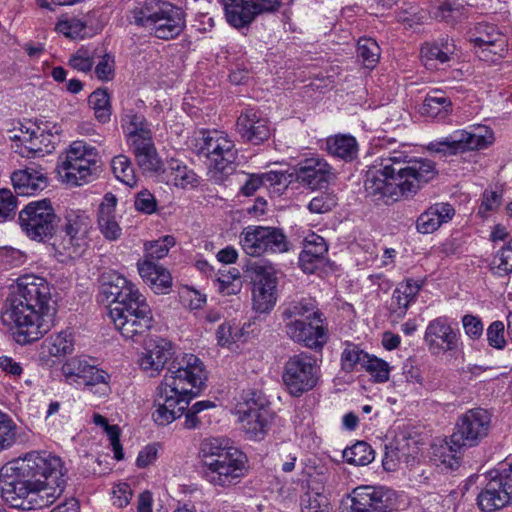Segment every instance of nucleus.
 <instances>
[{
  "mask_svg": "<svg viewBox=\"0 0 512 512\" xmlns=\"http://www.w3.org/2000/svg\"><path fill=\"white\" fill-rule=\"evenodd\" d=\"M11 180L20 195H33L47 187L48 179L39 166H28L12 173Z\"/></svg>",
  "mask_w": 512,
  "mask_h": 512,
  "instance_id": "29",
  "label": "nucleus"
},
{
  "mask_svg": "<svg viewBox=\"0 0 512 512\" xmlns=\"http://www.w3.org/2000/svg\"><path fill=\"white\" fill-rule=\"evenodd\" d=\"M56 301L46 279L33 274L20 276L2 307L4 325L16 328L18 343L27 344L43 337L52 327Z\"/></svg>",
  "mask_w": 512,
  "mask_h": 512,
  "instance_id": "2",
  "label": "nucleus"
},
{
  "mask_svg": "<svg viewBox=\"0 0 512 512\" xmlns=\"http://www.w3.org/2000/svg\"><path fill=\"white\" fill-rule=\"evenodd\" d=\"M282 379L287 391L294 397L312 390L319 379L317 359L305 352L290 357L285 363Z\"/></svg>",
  "mask_w": 512,
  "mask_h": 512,
  "instance_id": "12",
  "label": "nucleus"
},
{
  "mask_svg": "<svg viewBox=\"0 0 512 512\" xmlns=\"http://www.w3.org/2000/svg\"><path fill=\"white\" fill-rule=\"evenodd\" d=\"M421 112L431 118L445 119L452 112V102L444 91L435 89L427 93Z\"/></svg>",
  "mask_w": 512,
  "mask_h": 512,
  "instance_id": "38",
  "label": "nucleus"
},
{
  "mask_svg": "<svg viewBox=\"0 0 512 512\" xmlns=\"http://www.w3.org/2000/svg\"><path fill=\"white\" fill-rule=\"evenodd\" d=\"M328 152L345 161H352L358 154V144L350 135H338L327 140Z\"/></svg>",
  "mask_w": 512,
  "mask_h": 512,
  "instance_id": "41",
  "label": "nucleus"
},
{
  "mask_svg": "<svg viewBox=\"0 0 512 512\" xmlns=\"http://www.w3.org/2000/svg\"><path fill=\"white\" fill-rule=\"evenodd\" d=\"M240 244L249 256L288 251V241L282 229L268 226H248L240 234Z\"/></svg>",
  "mask_w": 512,
  "mask_h": 512,
  "instance_id": "13",
  "label": "nucleus"
},
{
  "mask_svg": "<svg viewBox=\"0 0 512 512\" xmlns=\"http://www.w3.org/2000/svg\"><path fill=\"white\" fill-rule=\"evenodd\" d=\"M239 421L250 439L261 440L268 431L272 414L265 395L256 390L243 392L236 406Z\"/></svg>",
  "mask_w": 512,
  "mask_h": 512,
  "instance_id": "9",
  "label": "nucleus"
},
{
  "mask_svg": "<svg viewBox=\"0 0 512 512\" xmlns=\"http://www.w3.org/2000/svg\"><path fill=\"white\" fill-rule=\"evenodd\" d=\"M61 371L67 380L83 384L93 393L105 395L109 390L108 374L88 363L84 357H74L67 360L62 365Z\"/></svg>",
  "mask_w": 512,
  "mask_h": 512,
  "instance_id": "19",
  "label": "nucleus"
},
{
  "mask_svg": "<svg viewBox=\"0 0 512 512\" xmlns=\"http://www.w3.org/2000/svg\"><path fill=\"white\" fill-rule=\"evenodd\" d=\"M436 175L432 160L393 150L384 153L369 167L364 187L373 201L382 200L388 204L400 196H413Z\"/></svg>",
  "mask_w": 512,
  "mask_h": 512,
  "instance_id": "3",
  "label": "nucleus"
},
{
  "mask_svg": "<svg viewBox=\"0 0 512 512\" xmlns=\"http://www.w3.org/2000/svg\"><path fill=\"white\" fill-rule=\"evenodd\" d=\"M113 59L110 55L105 54L100 62L96 65L95 74L100 80H109L113 76Z\"/></svg>",
  "mask_w": 512,
  "mask_h": 512,
  "instance_id": "62",
  "label": "nucleus"
},
{
  "mask_svg": "<svg viewBox=\"0 0 512 512\" xmlns=\"http://www.w3.org/2000/svg\"><path fill=\"white\" fill-rule=\"evenodd\" d=\"M253 270L252 303L258 313H269L277 302V271L272 265L255 264Z\"/></svg>",
  "mask_w": 512,
  "mask_h": 512,
  "instance_id": "17",
  "label": "nucleus"
},
{
  "mask_svg": "<svg viewBox=\"0 0 512 512\" xmlns=\"http://www.w3.org/2000/svg\"><path fill=\"white\" fill-rule=\"evenodd\" d=\"M491 427V415L482 408H473L460 415L450 436V443L440 456V466L444 470L454 471L460 466L457 455L464 447L477 446L487 437Z\"/></svg>",
  "mask_w": 512,
  "mask_h": 512,
  "instance_id": "7",
  "label": "nucleus"
},
{
  "mask_svg": "<svg viewBox=\"0 0 512 512\" xmlns=\"http://www.w3.org/2000/svg\"><path fill=\"white\" fill-rule=\"evenodd\" d=\"M330 166L321 158H306L292 168L288 177L309 189L321 188L328 182Z\"/></svg>",
  "mask_w": 512,
  "mask_h": 512,
  "instance_id": "25",
  "label": "nucleus"
},
{
  "mask_svg": "<svg viewBox=\"0 0 512 512\" xmlns=\"http://www.w3.org/2000/svg\"><path fill=\"white\" fill-rule=\"evenodd\" d=\"M455 214L453 206L449 203H436L424 211L416 221L419 233L429 234L436 231L443 223L452 219Z\"/></svg>",
  "mask_w": 512,
  "mask_h": 512,
  "instance_id": "31",
  "label": "nucleus"
},
{
  "mask_svg": "<svg viewBox=\"0 0 512 512\" xmlns=\"http://www.w3.org/2000/svg\"><path fill=\"white\" fill-rule=\"evenodd\" d=\"M421 289V285L412 279L399 283L393 291L389 310L397 318H403L410 303L415 299Z\"/></svg>",
  "mask_w": 512,
  "mask_h": 512,
  "instance_id": "35",
  "label": "nucleus"
},
{
  "mask_svg": "<svg viewBox=\"0 0 512 512\" xmlns=\"http://www.w3.org/2000/svg\"><path fill=\"white\" fill-rule=\"evenodd\" d=\"M173 355L174 351L171 342L159 338L147 345L145 352H143L138 362L144 371L150 373V376H155L172 359Z\"/></svg>",
  "mask_w": 512,
  "mask_h": 512,
  "instance_id": "28",
  "label": "nucleus"
},
{
  "mask_svg": "<svg viewBox=\"0 0 512 512\" xmlns=\"http://www.w3.org/2000/svg\"><path fill=\"white\" fill-rule=\"evenodd\" d=\"M132 498V491L128 484H121L113 490V504L119 508L128 505Z\"/></svg>",
  "mask_w": 512,
  "mask_h": 512,
  "instance_id": "63",
  "label": "nucleus"
},
{
  "mask_svg": "<svg viewBox=\"0 0 512 512\" xmlns=\"http://www.w3.org/2000/svg\"><path fill=\"white\" fill-rule=\"evenodd\" d=\"M122 121V127L130 144L136 140H142V137L152 136L151 129L144 116L131 111L124 116Z\"/></svg>",
  "mask_w": 512,
  "mask_h": 512,
  "instance_id": "42",
  "label": "nucleus"
},
{
  "mask_svg": "<svg viewBox=\"0 0 512 512\" xmlns=\"http://www.w3.org/2000/svg\"><path fill=\"white\" fill-rule=\"evenodd\" d=\"M424 341L433 353L453 351L458 346L457 333L446 317H438L429 322Z\"/></svg>",
  "mask_w": 512,
  "mask_h": 512,
  "instance_id": "26",
  "label": "nucleus"
},
{
  "mask_svg": "<svg viewBox=\"0 0 512 512\" xmlns=\"http://www.w3.org/2000/svg\"><path fill=\"white\" fill-rule=\"evenodd\" d=\"M100 294L110 303L109 308H116L140 294L138 288L125 277L112 274L103 279Z\"/></svg>",
  "mask_w": 512,
  "mask_h": 512,
  "instance_id": "27",
  "label": "nucleus"
},
{
  "mask_svg": "<svg viewBox=\"0 0 512 512\" xmlns=\"http://www.w3.org/2000/svg\"><path fill=\"white\" fill-rule=\"evenodd\" d=\"M98 154L94 147L74 142L67 151L60 169L64 181L80 186L90 181L99 170Z\"/></svg>",
  "mask_w": 512,
  "mask_h": 512,
  "instance_id": "10",
  "label": "nucleus"
},
{
  "mask_svg": "<svg viewBox=\"0 0 512 512\" xmlns=\"http://www.w3.org/2000/svg\"><path fill=\"white\" fill-rule=\"evenodd\" d=\"M357 55L362 59L365 67L373 68L380 58V47L374 39L361 38L358 41Z\"/></svg>",
  "mask_w": 512,
  "mask_h": 512,
  "instance_id": "49",
  "label": "nucleus"
},
{
  "mask_svg": "<svg viewBox=\"0 0 512 512\" xmlns=\"http://www.w3.org/2000/svg\"><path fill=\"white\" fill-rule=\"evenodd\" d=\"M301 512H332V505L324 485L316 479L308 481L307 490L300 497Z\"/></svg>",
  "mask_w": 512,
  "mask_h": 512,
  "instance_id": "32",
  "label": "nucleus"
},
{
  "mask_svg": "<svg viewBox=\"0 0 512 512\" xmlns=\"http://www.w3.org/2000/svg\"><path fill=\"white\" fill-rule=\"evenodd\" d=\"M17 199L10 190H0V223L11 220L15 216Z\"/></svg>",
  "mask_w": 512,
  "mask_h": 512,
  "instance_id": "52",
  "label": "nucleus"
},
{
  "mask_svg": "<svg viewBox=\"0 0 512 512\" xmlns=\"http://www.w3.org/2000/svg\"><path fill=\"white\" fill-rule=\"evenodd\" d=\"M395 500V492L389 488L360 486L353 491L351 512H389Z\"/></svg>",
  "mask_w": 512,
  "mask_h": 512,
  "instance_id": "21",
  "label": "nucleus"
},
{
  "mask_svg": "<svg viewBox=\"0 0 512 512\" xmlns=\"http://www.w3.org/2000/svg\"><path fill=\"white\" fill-rule=\"evenodd\" d=\"M19 154L23 157L31 155L43 156L51 153L59 141V128L55 124L40 121L33 127L21 129L19 135L14 136Z\"/></svg>",
  "mask_w": 512,
  "mask_h": 512,
  "instance_id": "14",
  "label": "nucleus"
},
{
  "mask_svg": "<svg viewBox=\"0 0 512 512\" xmlns=\"http://www.w3.org/2000/svg\"><path fill=\"white\" fill-rule=\"evenodd\" d=\"M66 469L59 456L32 451L0 469L2 498L13 508L42 509L53 504L64 491Z\"/></svg>",
  "mask_w": 512,
  "mask_h": 512,
  "instance_id": "1",
  "label": "nucleus"
},
{
  "mask_svg": "<svg viewBox=\"0 0 512 512\" xmlns=\"http://www.w3.org/2000/svg\"><path fill=\"white\" fill-rule=\"evenodd\" d=\"M197 153L208 158L214 168L225 171L237 158L233 141L218 131L204 132L197 140Z\"/></svg>",
  "mask_w": 512,
  "mask_h": 512,
  "instance_id": "18",
  "label": "nucleus"
},
{
  "mask_svg": "<svg viewBox=\"0 0 512 512\" xmlns=\"http://www.w3.org/2000/svg\"><path fill=\"white\" fill-rule=\"evenodd\" d=\"M130 145L137 163L143 171L151 172L160 169L161 161L158 157L152 136L142 137V140H136Z\"/></svg>",
  "mask_w": 512,
  "mask_h": 512,
  "instance_id": "36",
  "label": "nucleus"
},
{
  "mask_svg": "<svg viewBox=\"0 0 512 512\" xmlns=\"http://www.w3.org/2000/svg\"><path fill=\"white\" fill-rule=\"evenodd\" d=\"M477 132L466 130L454 131L442 140H434L428 144V150L436 153L455 155L468 150L483 149L494 141L492 130L479 127Z\"/></svg>",
  "mask_w": 512,
  "mask_h": 512,
  "instance_id": "15",
  "label": "nucleus"
},
{
  "mask_svg": "<svg viewBox=\"0 0 512 512\" xmlns=\"http://www.w3.org/2000/svg\"><path fill=\"white\" fill-rule=\"evenodd\" d=\"M327 251L328 248L324 238L313 235L312 239H306V243L303 249V258H323Z\"/></svg>",
  "mask_w": 512,
  "mask_h": 512,
  "instance_id": "55",
  "label": "nucleus"
},
{
  "mask_svg": "<svg viewBox=\"0 0 512 512\" xmlns=\"http://www.w3.org/2000/svg\"><path fill=\"white\" fill-rule=\"evenodd\" d=\"M69 66L80 72H88L93 66V59L87 50L79 49L71 56L68 62Z\"/></svg>",
  "mask_w": 512,
  "mask_h": 512,
  "instance_id": "58",
  "label": "nucleus"
},
{
  "mask_svg": "<svg viewBox=\"0 0 512 512\" xmlns=\"http://www.w3.org/2000/svg\"><path fill=\"white\" fill-rule=\"evenodd\" d=\"M74 337L70 330H63L49 336L42 344V349L50 356L62 357L74 350Z\"/></svg>",
  "mask_w": 512,
  "mask_h": 512,
  "instance_id": "40",
  "label": "nucleus"
},
{
  "mask_svg": "<svg viewBox=\"0 0 512 512\" xmlns=\"http://www.w3.org/2000/svg\"><path fill=\"white\" fill-rule=\"evenodd\" d=\"M321 316L316 300L309 296L287 302L282 312L284 321L303 319L322 322Z\"/></svg>",
  "mask_w": 512,
  "mask_h": 512,
  "instance_id": "34",
  "label": "nucleus"
},
{
  "mask_svg": "<svg viewBox=\"0 0 512 512\" xmlns=\"http://www.w3.org/2000/svg\"><path fill=\"white\" fill-rule=\"evenodd\" d=\"M88 104L93 109L95 118L101 123L110 121L112 106L106 89H97L88 97Z\"/></svg>",
  "mask_w": 512,
  "mask_h": 512,
  "instance_id": "43",
  "label": "nucleus"
},
{
  "mask_svg": "<svg viewBox=\"0 0 512 512\" xmlns=\"http://www.w3.org/2000/svg\"><path fill=\"white\" fill-rule=\"evenodd\" d=\"M236 132L244 142L253 145L262 144L271 135L268 119L251 107L241 111L236 121Z\"/></svg>",
  "mask_w": 512,
  "mask_h": 512,
  "instance_id": "22",
  "label": "nucleus"
},
{
  "mask_svg": "<svg viewBox=\"0 0 512 512\" xmlns=\"http://www.w3.org/2000/svg\"><path fill=\"white\" fill-rule=\"evenodd\" d=\"M465 333L471 339H478L483 333V323L480 318L473 315H465L462 319Z\"/></svg>",
  "mask_w": 512,
  "mask_h": 512,
  "instance_id": "59",
  "label": "nucleus"
},
{
  "mask_svg": "<svg viewBox=\"0 0 512 512\" xmlns=\"http://www.w3.org/2000/svg\"><path fill=\"white\" fill-rule=\"evenodd\" d=\"M504 328L505 326L502 321H494L489 325L487 329V341L491 347L499 350L505 347Z\"/></svg>",
  "mask_w": 512,
  "mask_h": 512,
  "instance_id": "56",
  "label": "nucleus"
},
{
  "mask_svg": "<svg viewBox=\"0 0 512 512\" xmlns=\"http://www.w3.org/2000/svg\"><path fill=\"white\" fill-rule=\"evenodd\" d=\"M362 369L370 373L376 382L383 383L389 379V365L386 361L368 354Z\"/></svg>",
  "mask_w": 512,
  "mask_h": 512,
  "instance_id": "50",
  "label": "nucleus"
},
{
  "mask_svg": "<svg viewBox=\"0 0 512 512\" xmlns=\"http://www.w3.org/2000/svg\"><path fill=\"white\" fill-rule=\"evenodd\" d=\"M204 478L214 486L229 487L244 476L246 456L223 438L210 437L200 444Z\"/></svg>",
  "mask_w": 512,
  "mask_h": 512,
  "instance_id": "5",
  "label": "nucleus"
},
{
  "mask_svg": "<svg viewBox=\"0 0 512 512\" xmlns=\"http://www.w3.org/2000/svg\"><path fill=\"white\" fill-rule=\"evenodd\" d=\"M254 9L250 0H229L225 5L226 20L237 29L244 28L257 16Z\"/></svg>",
  "mask_w": 512,
  "mask_h": 512,
  "instance_id": "37",
  "label": "nucleus"
},
{
  "mask_svg": "<svg viewBox=\"0 0 512 512\" xmlns=\"http://www.w3.org/2000/svg\"><path fill=\"white\" fill-rule=\"evenodd\" d=\"M0 369L9 376L19 377L23 372V368L19 362L12 357L0 356Z\"/></svg>",
  "mask_w": 512,
  "mask_h": 512,
  "instance_id": "61",
  "label": "nucleus"
},
{
  "mask_svg": "<svg viewBox=\"0 0 512 512\" xmlns=\"http://www.w3.org/2000/svg\"><path fill=\"white\" fill-rule=\"evenodd\" d=\"M129 20L163 40L179 36L186 25L184 11L164 0H145L138 3L130 11Z\"/></svg>",
  "mask_w": 512,
  "mask_h": 512,
  "instance_id": "6",
  "label": "nucleus"
},
{
  "mask_svg": "<svg viewBox=\"0 0 512 512\" xmlns=\"http://www.w3.org/2000/svg\"><path fill=\"white\" fill-rule=\"evenodd\" d=\"M18 220L26 236L39 242L50 239L59 222L51 202L47 199L30 202L19 212Z\"/></svg>",
  "mask_w": 512,
  "mask_h": 512,
  "instance_id": "11",
  "label": "nucleus"
},
{
  "mask_svg": "<svg viewBox=\"0 0 512 512\" xmlns=\"http://www.w3.org/2000/svg\"><path fill=\"white\" fill-rule=\"evenodd\" d=\"M284 322L286 333L294 342L314 350H321L327 342V331L318 324V320L293 319Z\"/></svg>",
  "mask_w": 512,
  "mask_h": 512,
  "instance_id": "23",
  "label": "nucleus"
},
{
  "mask_svg": "<svg viewBox=\"0 0 512 512\" xmlns=\"http://www.w3.org/2000/svg\"><path fill=\"white\" fill-rule=\"evenodd\" d=\"M493 268L497 269L499 275H506L512 272V244L508 243L502 247L493 259Z\"/></svg>",
  "mask_w": 512,
  "mask_h": 512,
  "instance_id": "53",
  "label": "nucleus"
},
{
  "mask_svg": "<svg viewBox=\"0 0 512 512\" xmlns=\"http://www.w3.org/2000/svg\"><path fill=\"white\" fill-rule=\"evenodd\" d=\"M470 40L478 48L476 53L482 60L494 61L491 55L502 57L505 52L504 37L493 24L478 23Z\"/></svg>",
  "mask_w": 512,
  "mask_h": 512,
  "instance_id": "24",
  "label": "nucleus"
},
{
  "mask_svg": "<svg viewBox=\"0 0 512 512\" xmlns=\"http://www.w3.org/2000/svg\"><path fill=\"white\" fill-rule=\"evenodd\" d=\"M112 171L115 177L129 187H134L137 179L130 159L125 155L115 156L111 161Z\"/></svg>",
  "mask_w": 512,
  "mask_h": 512,
  "instance_id": "46",
  "label": "nucleus"
},
{
  "mask_svg": "<svg viewBox=\"0 0 512 512\" xmlns=\"http://www.w3.org/2000/svg\"><path fill=\"white\" fill-rule=\"evenodd\" d=\"M343 458L349 464L365 466L374 460V450L368 443L359 441L343 451Z\"/></svg>",
  "mask_w": 512,
  "mask_h": 512,
  "instance_id": "45",
  "label": "nucleus"
},
{
  "mask_svg": "<svg viewBox=\"0 0 512 512\" xmlns=\"http://www.w3.org/2000/svg\"><path fill=\"white\" fill-rule=\"evenodd\" d=\"M86 27V21L76 17L61 20L57 24V30L69 38H83L86 33Z\"/></svg>",
  "mask_w": 512,
  "mask_h": 512,
  "instance_id": "51",
  "label": "nucleus"
},
{
  "mask_svg": "<svg viewBox=\"0 0 512 512\" xmlns=\"http://www.w3.org/2000/svg\"><path fill=\"white\" fill-rule=\"evenodd\" d=\"M138 272L157 294H165L171 287L172 278L169 271L151 260L139 262Z\"/></svg>",
  "mask_w": 512,
  "mask_h": 512,
  "instance_id": "33",
  "label": "nucleus"
},
{
  "mask_svg": "<svg viewBox=\"0 0 512 512\" xmlns=\"http://www.w3.org/2000/svg\"><path fill=\"white\" fill-rule=\"evenodd\" d=\"M92 228L90 217L81 210H68L62 224V245L70 255H80L88 246Z\"/></svg>",
  "mask_w": 512,
  "mask_h": 512,
  "instance_id": "20",
  "label": "nucleus"
},
{
  "mask_svg": "<svg viewBox=\"0 0 512 512\" xmlns=\"http://www.w3.org/2000/svg\"><path fill=\"white\" fill-rule=\"evenodd\" d=\"M109 317L121 335L134 342L145 338L154 324L152 310L141 293L127 303L109 308Z\"/></svg>",
  "mask_w": 512,
  "mask_h": 512,
  "instance_id": "8",
  "label": "nucleus"
},
{
  "mask_svg": "<svg viewBox=\"0 0 512 512\" xmlns=\"http://www.w3.org/2000/svg\"><path fill=\"white\" fill-rule=\"evenodd\" d=\"M206 372L201 360L185 354L172 361L163 381L156 388L152 419L158 426H166L180 418L205 386Z\"/></svg>",
  "mask_w": 512,
  "mask_h": 512,
  "instance_id": "4",
  "label": "nucleus"
},
{
  "mask_svg": "<svg viewBox=\"0 0 512 512\" xmlns=\"http://www.w3.org/2000/svg\"><path fill=\"white\" fill-rule=\"evenodd\" d=\"M368 354L353 343H346L345 348L341 354V366L345 372H352L357 366H362Z\"/></svg>",
  "mask_w": 512,
  "mask_h": 512,
  "instance_id": "47",
  "label": "nucleus"
},
{
  "mask_svg": "<svg viewBox=\"0 0 512 512\" xmlns=\"http://www.w3.org/2000/svg\"><path fill=\"white\" fill-rule=\"evenodd\" d=\"M20 439L19 428L12 418L0 411V452L11 449Z\"/></svg>",
  "mask_w": 512,
  "mask_h": 512,
  "instance_id": "44",
  "label": "nucleus"
},
{
  "mask_svg": "<svg viewBox=\"0 0 512 512\" xmlns=\"http://www.w3.org/2000/svg\"><path fill=\"white\" fill-rule=\"evenodd\" d=\"M501 204V195L496 191H485L479 213L484 211H495Z\"/></svg>",
  "mask_w": 512,
  "mask_h": 512,
  "instance_id": "64",
  "label": "nucleus"
},
{
  "mask_svg": "<svg viewBox=\"0 0 512 512\" xmlns=\"http://www.w3.org/2000/svg\"><path fill=\"white\" fill-rule=\"evenodd\" d=\"M489 475V481L477 497L479 508L485 512L501 509L512 500V465Z\"/></svg>",
  "mask_w": 512,
  "mask_h": 512,
  "instance_id": "16",
  "label": "nucleus"
},
{
  "mask_svg": "<svg viewBox=\"0 0 512 512\" xmlns=\"http://www.w3.org/2000/svg\"><path fill=\"white\" fill-rule=\"evenodd\" d=\"M134 205L136 210L145 214H152L157 209V200L148 190H142L137 193Z\"/></svg>",
  "mask_w": 512,
  "mask_h": 512,
  "instance_id": "57",
  "label": "nucleus"
},
{
  "mask_svg": "<svg viewBox=\"0 0 512 512\" xmlns=\"http://www.w3.org/2000/svg\"><path fill=\"white\" fill-rule=\"evenodd\" d=\"M116 205V196L107 193L98 208V227L105 239L109 241H116L122 235V229L116 220Z\"/></svg>",
  "mask_w": 512,
  "mask_h": 512,
  "instance_id": "30",
  "label": "nucleus"
},
{
  "mask_svg": "<svg viewBox=\"0 0 512 512\" xmlns=\"http://www.w3.org/2000/svg\"><path fill=\"white\" fill-rule=\"evenodd\" d=\"M114 451V457L117 460L123 459V449L120 443V429L117 425H109L104 429Z\"/></svg>",
  "mask_w": 512,
  "mask_h": 512,
  "instance_id": "60",
  "label": "nucleus"
},
{
  "mask_svg": "<svg viewBox=\"0 0 512 512\" xmlns=\"http://www.w3.org/2000/svg\"><path fill=\"white\" fill-rule=\"evenodd\" d=\"M163 175L167 183H171L180 188L194 186L197 182V175L194 171L189 169L178 159L172 158L167 161V164L163 169Z\"/></svg>",
  "mask_w": 512,
  "mask_h": 512,
  "instance_id": "39",
  "label": "nucleus"
},
{
  "mask_svg": "<svg viewBox=\"0 0 512 512\" xmlns=\"http://www.w3.org/2000/svg\"><path fill=\"white\" fill-rule=\"evenodd\" d=\"M337 205V198L330 193H322L314 197L309 203V210L313 213H326Z\"/></svg>",
  "mask_w": 512,
  "mask_h": 512,
  "instance_id": "54",
  "label": "nucleus"
},
{
  "mask_svg": "<svg viewBox=\"0 0 512 512\" xmlns=\"http://www.w3.org/2000/svg\"><path fill=\"white\" fill-rule=\"evenodd\" d=\"M454 52V45L445 42L426 44L421 49L422 58L427 61L438 60L440 63H445L450 60V55Z\"/></svg>",
  "mask_w": 512,
  "mask_h": 512,
  "instance_id": "48",
  "label": "nucleus"
}]
</instances>
